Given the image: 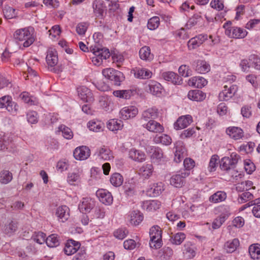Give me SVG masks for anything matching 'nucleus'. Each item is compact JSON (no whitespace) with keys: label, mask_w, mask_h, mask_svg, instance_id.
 Here are the masks:
<instances>
[{"label":"nucleus","mask_w":260,"mask_h":260,"mask_svg":"<svg viewBox=\"0 0 260 260\" xmlns=\"http://www.w3.org/2000/svg\"><path fill=\"white\" fill-rule=\"evenodd\" d=\"M13 37L20 48H27L35 41V29L31 26L17 29L15 31Z\"/></svg>","instance_id":"nucleus-1"},{"label":"nucleus","mask_w":260,"mask_h":260,"mask_svg":"<svg viewBox=\"0 0 260 260\" xmlns=\"http://www.w3.org/2000/svg\"><path fill=\"white\" fill-rule=\"evenodd\" d=\"M150 240V247L154 249H158L162 246L161 231L158 225H154L149 231Z\"/></svg>","instance_id":"nucleus-2"},{"label":"nucleus","mask_w":260,"mask_h":260,"mask_svg":"<svg viewBox=\"0 0 260 260\" xmlns=\"http://www.w3.org/2000/svg\"><path fill=\"white\" fill-rule=\"evenodd\" d=\"M225 28V34L231 38L243 39L246 37L248 32L246 30L237 26H232L228 23L223 25Z\"/></svg>","instance_id":"nucleus-3"},{"label":"nucleus","mask_w":260,"mask_h":260,"mask_svg":"<svg viewBox=\"0 0 260 260\" xmlns=\"http://www.w3.org/2000/svg\"><path fill=\"white\" fill-rule=\"evenodd\" d=\"M102 74L105 78L110 80L116 85H120L124 79L123 73L113 68H107L103 70Z\"/></svg>","instance_id":"nucleus-4"},{"label":"nucleus","mask_w":260,"mask_h":260,"mask_svg":"<svg viewBox=\"0 0 260 260\" xmlns=\"http://www.w3.org/2000/svg\"><path fill=\"white\" fill-rule=\"evenodd\" d=\"M90 51L92 52L94 56L92 57V62L101 63L103 60H106L111 56L109 50L106 48H100L96 46H91L90 48Z\"/></svg>","instance_id":"nucleus-5"},{"label":"nucleus","mask_w":260,"mask_h":260,"mask_svg":"<svg viewBox=\"0 0 260 260\" xmlns=\"http://www.w3.org/2000/svg\"><path fill=\"white\" fill-rule=\"evenodd\" d=\"M6 108V109L13 115L17 114L19 106L12 101L11 96L5 95L0 98V108Z\"/></svg>","instance_id":"nucleus-6"},{"label":"nucleus","mask_w":260,"mask_h":260,"mask_svg":"<svg viewBox=\"0 0 260 260\" xmlns=\"http://www.w3.org/2000/svg\"><path fill=\"white\" fill-rule=\"evenodd\" d=\"M190 174L187 170H183L173 175L170 179V184L175 187H182L185 182V179Z\"/></svg>","instance_id":"nucleus-7"},{"label":"nucleus","mask_w":260,"mask_h":260,"mask_svg":"<svg viewBox=\"0 0 260 260\" xmlns=\"http://www.w3.org/2000/svg\"><path fill=\"white\" fill-rule=\"evenodd\" d=\"M207 34H200L191 38L187 42V47L189 50H194L201 46L208 40Z\"/></svg>","instance_id":"nucleus-8"},{"label":"nucleus","mask_w":260,"mask_h":260,"mask_svg":"<svg viewBox=\"0 0 260 260\" xmlns=\"http://www.w3.org/2000/svg\"><path fill=\"white\" fill-rule=\"evenodd\" d=\"M77 92L79 98L83 102L90 103L94 101L93 93L91 90L84 86L77 88Z\"/></svg>","instance_id":"nucleus-9"},{"label":"nucleus","mask_w":260,"mask_h":260,"mask_svg":"<svg viewBox=\"0 0 260 260\" xmlns=\"http://www.w3.org/2000/svg\"><path fill=\"white\" fill-rule=\"evenodd\" d=\"M138 113V108L133 105L124 107L120 111L121 118L123 120L134 118Z\"/></svg>","instance_id":"nucleus-10"},{"label":"nucleus","mask_w":260,"mask_h":260,"mask_svg":"<svg viewBox=\"0 0 260 260\" xmlns=\"http://www.w3.org/2000/svg\"><path fill=\"white\" fill-rule=\"evenodd\" d=\"M236 85H233L229 88L226 85L224 86V89L219 93L218 98L220 101H228L231 99L237 91Z\"/></svg>","instance_id":"nucleus-11"},{"label":"nucleus","mask_w":260,"mask_h":260,"mask_svg":"<svg viewBox=\"0 0 260 260\" xmlns=\"http://www.w3.org/2000/svg\"><path fill=\"white\" fill-rule=\"evenodd\" d=\"M73 154L76 159L83 160L89 157L90 150L87 147L82 146L76 148L74 151Z\"/></svg>","instance_id":"nucleus-12"},{"label":"nucleus","mask_w":260,"mask_h":260,"mask_svg":"<svg viewBox=\"0 0 260 260\" xmlns=\"http://www.w3.org/2000/svg\"><path fill=\"white\" fill-rule=\"evenodd\" d=\"M93 13L97 18H102L106 14V7L103 0H94L92 3Z\"/></svg>","instance_id":"nucleus-13"},{"label":"nucleus","mask_w":260,"mask_h":260,"mask_svg":"<svg viewBox=\"0 0 260 260\" xmlns=\"http://www.w3.org/2000/svg\"><path fill=\"white\" fill-rule=\"evenodd\" d=\"M148 151L151 154V159L153 162L159 163L164 160V152L159 147L151 146Z\"/></svg>","instance_id":"nucleus-14"},{"label":"nucleus","mask_w":260,"mask_h":260,"mask_svg":"<svg viewBox=\"0 0 260 260\" xmlns=\"http://www.w3.org/2000/svg\"><path fill=\"white\" fill-rule=\"evenodd\" d=\"M95 206L94 201L89 197L84 198L78 205V209L83 213L89 212Z\"/></svg>","instance_id":"nucleus-15"},{"label":"nucleus","mask_w":260,"mask_h":260,"mask_svg":"<svg viewBox=\"0 0 260 260\" xmlns=\"http://www.w3.org/2000/svg\"><path fill=\"white\" fill-rule=\"evenodd\" d=\"M158 117V111L156 107L149 108L142 111L141 113V120L148 121L150 120H154Z\"/></svg>","instance_id":"nucleus-16"},{"label":"nucleus","mask_w":260,"mask_h":260,"mask_svg":"<svg viewBox=\"0 0 260 260\" xmlns=\"http://www.w3.org/2000/svg\"><path fill=\"white\" fill-rule=\"evenodd\" d=\"M96 195L100 202L105 205H110L113 202V197L111 193L106 189H99L96 192Z\"/></svg>","instance_id":"nucleus-17"},{"label":"nucleus","mask_w":260,"mask_h":260,"mask_svg":"<svg viewBox=\"0 0 260 260\" xmlns=\"http://www.w3.org/2000/svg\"><path fill=\"white\" fill-rule=\"evenodd\" d=\"M80 246L81 244L79 242L70 239L66 242L63 250L66 254L71 255L79 249Z\"/></svg>","instance_id":"nucleus-18"},{"label":"nucleus","mask_w":260,"mask_h":260,"mask_svg":"<svg viewBox=\"0 0 260 260\" xmlns=\"http://www.w3.org/2000/svg\"><path fill=\"white\" fill-rule=\"evenodd\" d=\"M192 122L191 116L189 115L182 116L174 123V127L176 130L183 129L187 127Z\"/></svg>","instance_id":"nucleus-19"},{"label":"nucleus","mask_w":260,"mask_h":260,"mask_svg":"<svg viewBox=\"0 0 260 260\" xmlns=\"http://www.w3.org/2000/svg\"><path fill=\"white\" fill-rule=\"evenodd\" d=\"M225 132L231 139L235 140H240L244 137V132L239 127L230 126L226 128Z\"/></svg>","instance_id":"nucleus-20"},{"label":"nucleus","mask_w":260,"mask_h":260,"mask_svg":"<svg viewBox=\"0 0 260 260\" xmlns=\"http://www.w3.org/2000/svg\"><path fill=\"white\" fill-rule=\"evenodd\" d=\"M143 126L150 132L154 133H160L164 131L163 126L154 120H149L146 123L143 124Z\"/></svg>","instance_id":"nucleus-21"},{"label":"nucleus","mask_w":260,"mask_h":260,"mask_svg":"<svg viewBox=\"0 0 260 260\" xmlns=\"http://www.w3.org/2000/svg\"><path fill=\"white\" fill-rule=\"evenodd\" d=\"M55 215L59 221H66L70 217L69 208L65 205L58 207L56 210Z\"/></svg>","instance_id":"nucleus-22"},{"label":"nucleus","mask_w":260,"mask_h":260,"mask_svg":"<svg viewBox=\"0 0 260 260\" xmlns=\"http://www.w3.org/2000/svg\"><path fill=\"white\" fill-rule=\"evenodd\" d=\"M99 103L101 107L106 112H111L114 109L113 100L108 96H101L99 99Z\"/></svg>","instance_id":"nucleus-23"},{"label":"nucleus","mask_w":260,"mask_h":260,"mask_svg":"<svg viewBox=\"0 0 260 260\" xmlns=\"http://www.w3.org/2000/svg\"><path fill=\"white\" fill-rule=\"evenodd\" d=\"M197 248L190 242H187L184 245L183 254L186 259L193 258L196 255Z\"/></svg>","instance_id":"nucleus-24"},{"label":"nucleus","mask_w":260,"mask_h":260,"mask_svg":"<svg viewBox=\"0 0 260 260\" xmlns=\"http://www.w3.org/2000/svg\"><path fill=\"white\" fill-rule=\"evenodd\" d=\"M164 190L162 182H157L150 185L147 190V193L150 197H157Z\"/></svg>","instance_id":"nucleus-25"},{"label":"nucleus","mask_w":260,"mask_h":260,"mask_svg":"<svg viewBox=\"0 0 260 260\" xmlns=\"http://www.w3.org/2000/svg\"><path fill=\"white\" fill-rule=\"evenodd\" d=\"M162 77L166 81H170L175 85H180L182 79L177 74L173 72H166L162 74Z\"/></svg>","instance_id":"nucleus-26"},{"label":"nucleus","mask_w":260,"mask_h":260,"mask_svg":"<svg viewBox=\"0 0 260 260\" xmlns=\"http://www.w3.org/2000/svg\"><path fill=\"white\" fill-rule=\"evenodd\" d=\"M96 153L100 159L110 161L113 159L112 151L107 147L103 146L97 150Z\"/></svg>","instance_id":"nucleus-27"},{"label":"nucleus","mask_w":260,"mask_h":260,"mask_svg":"<svg viewBox=\"0 0 260 260\" xmlns=\"http://www.w3.org/2000/svg\"><path fill=\"white\" fill-rule=\"evenodd\" d=\"M134 76L138 79H148L152 77V72L146 69L136 68L132 71Z\"/></svg>","instance_id":"nucleus-28"},{"label":"nucleus","mask_w":260,"mask_h":260,"mask_svg":"<svg viewBox=\"0 0 260 260\" xmlns=\"http://www.w3.org/2000/svg\"><path fill=\"white\" fill-rule=\"evenodd\" d=\"M147 86L148 87L150 93L153 95L156 96L160 95L162 87L161 85L158 82L154 80H150L149 81Z\"/></svg>","instance_id":"nucleus-29"},{"label":"nucleus","mask_w":260,"mask_h":260,"mask_svg":"<svg viewBox=\"0 0 260 260\" xmlns=\"http://www.w3.org/2000/svg\"><path fill=\"white\" fill-rule=\"evenodd\" d=\"M188 84L189 86L202 88L207 84V81L202 77H193L189 79Z\"/></svg>","instance_id":"nucleus-30"},{"label":"nucleus","mask_w":260,"mask_h":260,"mask_svg":"<svg viewBox=\"0 0 260 260\" xmlns=\"http://www.w3.org/2000/svg\"><path fill=\"white\" fill-rule=\"evenodd\" d=\"M128 157L134 161L142 162L145 160V154L140 150L132 148L128 151Z\"/></svg>","instance_id":"nucleus-31"},{"label":"nucleus","mask_w":260,"mask_h":260,"mask_svg":"<svg viewBox=\"0 0 260 260\" xmlns=\"http://www.w3.org/2000/svg\"><path fill=\"white\" fill-rule=\"evenodd\" d=\"M136 93V90H117L113 92V95L117 98L122 99H129L131 97Z\"/></svg>","instance_id":"nucleus-32"},{"label":"nucleus","mask_w":260,"mask_h":260,"mask_svg":"<svg viewBox=\"0 0 260 260\" xmlns=\"http://www.w3.org/2000/svg\"><path fill=\"white\" fill-rule=\"evenodd\" d=\"M187 96L190 100L201 102L205 99L206 94L200 90H192L188 92Z\"/></svg>","instance_id":"nucleus-33"},{"label":"nucleus","mask_w":260,"mask_h":260,"mask_svg":"<svg viewBox=\"0 0 260 260\" xmlns=\"http://www.w3.org/2000/svg\"><path fill=\"white\" fill-rule=\"evenodd\" d=\"M129 222L134 225H137L142 222L143 216L139 211H133L128 215Z\"/></svg>","instance_id":"nucleus-34"},{"label":"nucleus","mask_w":260,"mask_h":260,"mask_svg":"<svg viewBox=\"0 0 260 260\" xmlns=\"http://www.w3.org/2000/svg\"><path fill=\"white\" fill-rule=\"evenodd\" d=\"M161 203L157 200L147 201L143 203V208L147 211H155L160 208Z\"/></svg>","instance_id":"nucleus-35"},{"label":"nucleus","mask_w":260,"mask_h":260,"mask_svg":"<svg viewBox=\"0 0 260 260\" xmlns=\"http://www.w3.org/2000/svg\"><path fill=\"white\" fill-rule=\"evenodd\" d=\"M140 173L145 178H149L153 171V167L152 164H144L140 169Z\"/></svg>","instance_id":"nucleus-36"},{"label":"nucleus","mask_w":260,"mask_h":260,"mask_svg":"<svg viewBox=\"0 0 260 260\" xmlns=\"http://www.w3.org/2000/svg\"><path fill=\"white\" fill-rule=\"evenodd\" d=\"M239 241L235 238L231 241H228L224 244V249L228 253L234 252L239 246Z\"/></svg>","instance_id":"nucleus-37"},{"label":"nucleus","mask_w":260,"mask_h":260,"mask_svg":"<svg viewBox=\"0 0 260 260\" xmlns=\"http://www.w3.org/2000/svg\"><path fill=\"white\" fill-rule=\"evenodd\" d=\"M20 98L23 101L29 105H35L38 103L37 99L30 95L27 92H23L20 95Z\"/></svg>","instance_id":"nucleus-38"},{"label":"nucleus","mask_w":260,"mask_h":260,"mask_svg":"<svg viewBox=\"0 0 260 260\" xmlns=\"http://www.w3.org/2000/svg\"><path fill=\"white\" fill-rule=\"evenodd\" d=\"M153 140L156 144H161L166 146L170 145L172 142L171 137L166 134L156 136L154 138Z\"/></svg>","instance_id":"nucleus-39"},{"label":"nucleus","mask_w":260,"mask_h":260,"mask_svg":"<svg viewBox=\"0 0 260 260\" xmlns=\"http://www.w3.org/2000/svg\"><path fill=\"white\" fill-rule=\"evenodd\" d=\"M140 58L145 60H151L153 58V55L151 53L150 48L148 46L142 47L139 51Z\"/></svg>","instance_id":"nucleus-40"},{"label":"nucleus","mask_w":260,"mask_h":260,"mask_svg":"<svg viewBox=\"0 0 260 260\" xmlns=\"http://www.w3.org/2000/svg\"><path fill=\"white\" fill-rule=\"evenodd\" d=\"M46 59L48 65H56L58 61L57 52L55 50H48Z\"/></svg>","instance_id":"nucleus-41"},{"label":"nucleus","mask_w":260,"mask_h":260,"mask_svg":"<svg viewBox=\"0 0 260 260\" xmlns=\"http://www.w3.org/2000/svg\"><path fill=\"white\" fill-rule=\"evenodd\" d=\"M18 229V223L16 221L11 220L6 223L4 227L5 233L11 236L17 231Z\"/></svg>","instance_id":"nucleus-42"},{"label":"nucleus","mask_w":260,"mask_h":260,"mask_svg":"<svg viewBox=\"0 0 260 260\" xmlns=\"http://www.w3.org/2000/svg\"><path fill=\"white\" fill-rule=\"evenodd\" d=\"M240 65H260V57L257 55L251 54L248 59H243Z\"/></svg>","instance_id":"nucleus-43"},{"label":"nucleus","mask_w":260,"mask_h":260,"mask_svg":"<svg viewBox=\"0 0 260 260\" xmlns=\"http://www.w3.org/2000/svg\"><path fill=\"white\" fill-rule=\"evenodd\" d=\"M226 198V193L222 191H218L210 197L209 201L214 203H217L224 201Z\"/></svg>","instance_id":"nucleus-44"},{"label":"nucleus","mask_w":260,"mask_h":260,"mask_svg":"<svg viewBox=\"0 0 260 260\" xmlns=\"http://www.w3.org/2000/svg\"><path fill=\"white\" fill-rule=\"evenodd\" d=\"M122 126V122L121 120L114 119L110 120L107 124V128L112 132L120 129Z\"/></svg>","instance_id":"nucleus-45"},{"label":"nucleus","mask_w":260,"mask_h":260,"mask_svg":"<svg viewBox=\"0 0 260 260\" xmlns=\"http://www.w3.org/2000/svg\"><path fill=\"white\" fill-rule=\"evenodd\" d=\"M13 179L12 173L8 170H3L0 172V182L3 184L10 183Z\"/></svg>","instance_id":"nucleus-46"},{"label":"nucleus","mask_w":260,"mask_h":260,"mask_svg":"<svg viewBox=\"0 0 260 260\" xmlns=\"http://www.w3.org/2000/svg\"><path fill=\"white\" fill-rule=\"evenodd\" d=\"M46 243L49 247H56L60 244L59 237L56 234H51L46 238Z\"/></svg>","instance_id":"nucleus-47"},{"label":"nucleus","mask_w":260,"mask_h":260,"mask_svg":"<svg viewBox=\"0 0 260 260\" xmlns=\"http://www.w3.org/2000/svg\"><path fill=\"white\" fill-rule=\"evenodd\" d=\"M186 238V235L182 232L177 233L171 237L170 242L174 245H180Z\"/></svg>","instance_id":"nucleus-48"},{"label":"nucleus","mask_w":260,"mask_h":260,"mask_svg":"<svg viewBox=\"0 0 260 260\" xmlns=\"http://www.w3.org/2000/svg\"><path fill=\"white\" fill-rule=\"evenodd\" d=\"M249 253L251 258L253 259L259 258L260 245L257 244L250 245L249 248Z\"/></svg>","instance_id":"nucleus-49"},{"label":"nucleus","mask_w":260,"mask_h":260,"mask_svg":"<svg viewBox=\"0 0 260 260\" xmlns=\"http://www.w3.org/2000/svg\"><path fill=\"white\" fill-rule=\"evenodd\" d=\"M58 129L65 139L70 140L73 138V133L69 127L64 125H61L58 127Z\"/></svg>","instance_id":"nucleus-50"},{"label":"nucleus","mask_w":260,"mask_h":260,"mask_svg":"<svg viewBox=\"0 0 260 260\" xmlns=\"http://www.w3.org/2000/svg\"><path fill=\"white\" fill-rule=\"evenodd\" d=\"M87 126L90 131L99 132L102 130L103 123L101 121L93 120L88 122Z\"/></svg>","instance_id":"nucleus-51"},{"label":"nucleus","mask_w":260,"mask_h":260,"mask_svg":"<svg viewBox=\"0 0 260 260\" xmlns=\"http://www.w3.org/2000/svg\"><path fill=\"white\" fill-rule=\"evenodd\" d=\"M110 181L114 186L118 187L122 184L123 179L119 173H115L111 175Z\"/></svg>","instance_id":"nucleus-52"},{"label":"nucleus","mask_w":260,"mask_h":260,"mask_svg":"<svg viewBox=\"0 0 260 260\" xmlns=\"http://www.w3.org/2000/svg\"><path fill=\"white\" fill-rule=\"evenodd\" d=\"M217 210L220 213V216L224 217L226 220L231 214L230 207L228 205H221L217 207Z\"/></svg>","instance_id":"nucleus-53"},{"label":"nucleus","mask_w":260,"mask_h":260,"mask_svg":"<svg viewBox=\"0 0 260 260\" xmlns=\"http://www.w3.org/2000/svg\"><path fill=\"white\" fill-rule=\"evenodd\" d=\"M160 24V18L158 16H153L150 18L147 22V27L151 30L157 28Z\"/></svg>","instance_id":"nucleus-54"},{"label":"nucleus","mask_w":260,"mask_h":260,"mask_svg":"<svg viewBox=\"0 0 260 260\" xmlns=\"http://www.w3.org/2000/svg\"><path fill=\"white\" fill-rule=\"evenodd\" d=\"M220 167L222 170L229 171L234 167L232 164L229 157H224L220 161Z\"/></svg>","instance_id":"nucleus-55"},{"label":"nucleus","mask_w":260,"mask_h":260,"mask_svg":"<svg viewBox=\"0 0 260 260\" xmlns=\"http://www.w3.org/2000/svg\"><path fill=\"white\" fill-rule=\"evenodd\" d=\"M12 142V139L9 137L4 136L0 137V150L8 149V146Z\"/></svg>","instance_id":"nucleus-56"},{"label":"nucleus","mask_w":260,"mask_h":260,"mask_svg":"<svg viewBox=\"0 0 260 260\" xmlns=\"http://www.w3.org/2000/svg\"><path fill=\"white\" fill-rule=\"evenodd\" d=\"M3 13L4 17L6 19H12L16 16L15 9L8 6H6L4 7L3 9Z\"/></svg>","instance_id":"nucleus-57"},{"label":"nucleus","mask_w":260,"mask_h":260,"mask_svg":"<svg viewBox=\"0 0 260 260\" xmlns=\"http://www.w3.org/2000/svg\"><path fill=\"white\" fill-rule=\"evenodd\" d=\"M253 199V196L251 193L245 191L239 196L238 201L240 204H242L247 201H251Z\"/></svg>","instance_id":"nucleus-58"},{"label":"nucleus","mask_w":260,"mask_h":260,"mask_svg":"<svg viewBox=\"0 0 260 260\" xmlns=\"http://www.w3.org/2000/svg\"><path fill=\"white\" fill-rule=\"evenodd\" d=\"M219 159V157L217 155H213L210 160L208 170L210 172L215 171L217 165V161Z\"/></svg>","instance_id":"nucleus-59"},{"label":"nucleus","mask_w":260,"mask_h":260,"mask_svg":"<svg viewBox=\"0 0 260 260\" xmlns=\"http://www.w3.org/2000/svg\"><path fill=\"white\" fill-rule=\"evenodd\" d=\"M33 240L39 244H42L46 242V235L43 232H38L35 234L32 237Z\"/></svg>","instance_id":"nucleus-60"},{"label":"nucleus","mask_w":260,"mask_h":260,"mask_svg":"<svg viewBox=\"0 0 260 260\" xmlns=\"http://www.w3.org/2000/svg\"><path fill=\"white\" fill-rule=\"evenodd\" d=\"M178 72L180 75L184 77H187L192 75V71L189 66H180Z\"/></svg>","instance_id":"nucleus-61"},{"label":"nucleus","mask_w":260,"mask_h":260,"mask_svg":"<svg viewBox=\"0 0 260 260\" xmlns=\"http://www.w3.org/2000/svg\"><path fill=\"white\" fill-rule=\"evenodd\" d=\"M88 27V24L87 22H80L76 26V32L80 36L85 35Z\"/></svg>","instance_id":"nucleus-62"},{"label":"nucleus","mask_w":260,"mask_h":260,"mask_svg":"<svg viewBox=\"0 0 260 260\" xmlns=\"http://www.w3.org/2000/svg\"><path fill=\"white\" fill-rule=\"evenodd\" d=\"M128 234V231L125 228H120L114 233V235L117 239L122 240Z\"/></svg>","instance_id":"nucleus-63"},{"label":"nucleus","mask_w":260,"mask_h":260,"mask_svg":"<svg viewBox=\"0 0 260 260\" xmlns=\"http://www.w3.org/2000/svg\"><path fill=\"white\" fill-rule=\"evenodd\" d=\"M210 6L214 9L218 11L222 10L224 8V4L221 0H212L210 2Z\"/></svg>","instance_id":"nucleus-64"}]
</instances>
